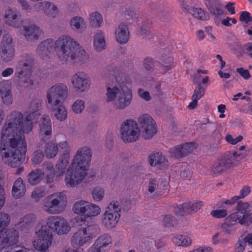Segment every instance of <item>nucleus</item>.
<instances>
[{"label": "nucleus", "instance_id": "f704fd0d", "mask_svg": "<svg viewBox=\"0 0 252 252\" xmlns=\"http://www.w3.org/2000/svg\"><path fill=\"white\" fill-rule=\"evenodd\" d=\"M106 42L104 33L101 31H98L94 36V50L97 52H101L106 47Z\"/></svg>", "mask_w": 252, "mask_h": 252}, {"label": "nucleus", "instance_id": "338daca9", "mask_svg": "<svg viewBox=\"0 0 252 252\" xmlns=\"http://www.w3.org/2000/svg\"><path fill=\"white\" fill-rule=\"evenodd\" d=\"M240 20L244 22L246 24H248L252 21V17L249 12L243 11L241 13Z\"/></svg>", "mask_w": 252, "mask_h": 252}, {"label": "nucleus", "instance_id": "680f3d73", "mask_svg": "<svg viewBox=\"0 0 252 252\" xmlns=\"http://www.w3.org/2000/svg\"><path fill=\"white\" fill-rule=\"evenodd\" d=\"M211 215L217 218H222L226 216L227 212L225 209L213 210L211 213Z\"/></svg>", "mask_w": 252, "mask_h": 252}, {"label": "nucleus", "instance_id": "412c9836", "mask_svg": "<svg viewBox=\"0 0 252 252\" xmlns=\"http://www.w3.org/2000/svg\"><path fill=\"white\" fill-rule=\"evenodd\" d=\"M20 33L28 40H37L41 33L38 27L33 24L23 26L20 30Z\"/></svg>", "mask_w": 252, "mask_h": 252}, {"label": "nucleus", "instance_id": "5701e85b", "mask_svg": "<svg viewBox=\"0 0 252 252\" xmlns=\"http://www.w3.org/2000/svg\"><path fill=\"white\" fill-rule=\"evenodd\" d=\"M150 164L159 169H166L169 166L167 159L161 153L157 152L149 157Z\"/></svg>", "mask_w": 252, "mask_h": 252}, {"label": "nucleus", "instance_id": "9b49d317", "mask_svg": "<svg viewBox=\"0 0 252 252\" xmlns=\"http://www.w3.org/2000/svg\"><path fill=\"white\" fill-rule=\"evenodd\" d=\"M46 224L49 229L58 235H65L71 229L67 220L61 216H49L46 220Z\"/></svg>", "mask_w": 252, "mask_h": 252}, {"label": "nucleus", "instance_id": "7ed1b4c3", "mask_svg": "<svg viewBox=\"0 0 252 252\" xmlns=\"http://www.w3.org/2000/svg\"><path fill=\"white\" fill-rule=\"evenodd\" d=\"M105 101L113 103L115 108L122 110L128 106L132 100V93L127 83L122 82L119 86L109 85L105 91Z\"/></svg>", "mask_w": 252, "mask_h": 252}, {"label": "nucleus", "instance_id": "4d7b16f0", "mask_svg": "<svg viewBox=\"0 0 252 252\" xmlns=\"http://www.w3.org/2000/svg\"><path fill=\"white\" fill-rule=\"evenodd\" d=\"M158 63L155 62L153 59L147 58L144 61V66L145 68L150 72H153L155 70V67Z\"/></svg>", "mask_w": 252, "mask_h": 252}, {"label": "nucleus", "instance_id": "8fccbe9b", "mask_svg": "<svg viewBox=\"0 0 252 252\" xmlns=\"http://www.w3.org/2000/svg\"><path fill=\"white\" fill-rule=\"evenodd\" d=\"M41 149L42 148L38 147V149L33 154L32 160L34 165L39 164L44 158V154Z\"/></svg>", "mask_w": 252, "mask_h": 252}, {"label": "nucleus", "instance_id": "a878e982", "mask_svg": "<svg viewBox=\"0 0 252 252\" xmlns=\"http://www.w3.org/2000/svg\"><path fill=\"white\" fill-rule=\"evenodd\" d=\"M231 214L225 219L221 226L225 233L229 235L234 234L236 231L235 226L237 223H239V218Z\"/></svg>", "mask_w": 252, "mask_h": 252}, {"label": "nucleus", "instance_id": "774afa93", "mask_svg": "<svg viewBox=\"0 0 252 252\" xmlns=\"http://www.w3.org/2000/svg\"><path fill=\"white\" fill-rule=\"evenodd\" d=\"M158 15L160 18L163 21L170 19V13L165 9H159Z\"/></svg>", "mask_w": 252, "mask_h": 252}, {"label": "nucleus", "instance_id": "2eb2a0df", "mask_svg": "<svg viewBox=\"0 0 252 252\" xmlns=\"http://www.w3.org/2000/svg\"><path fill=\"white\" fill-rule=\"evenodd\" d=\"M71 81L73 88L77 91L84 92L90 88L91 78L84 71L77 72L72 76Z\"/></svg>", "mask_w": 252, "mask_h": 252}, {"label": "nucleus", "instance_id": "423d86ee", "mask_svg": "<svg viewBox=\"0 0 252 252\" xmlns=\"http://www.w3.org/2000/svg\"><path fill=\"white\" fill-rule=\"evenodd\" d=\"M19 232L14 228L6 229L0 236V252H30L25 247H14L19 240Z\"/></svg>", "mask_w": 252, "mask_h": 252}, {"label": "nucleus", "instance_id": "a18cd8bd", "mask_svg": "<svg viewBox=\"0 0 252 252\" xmlns=\"http://www.w3.org/2000/svg\"><path fill=\"white\" fill-rule=\"evenodd\" d=\"M215 3L208 5L210 12L216 16H220L224 13L223 5L218 0H214Z\"/></svg>", "mask_w": 252, "mask_h": 252}, {"label": "nucleus", "instance_id": "5fc2aeb1", "mask_svg": "<svg viewBox=\"0 0 252 252\" xmlns=\"http://www.w3.org/2000/svg\"><path fill=\"white\" fill-rule=\"evenodd\" d=\"M158 181L155 179H150L147 186V194H152L158 191Z\"/></svg>", "mask_w": 252, "mask_h": 252}, {"label": "nucleus", "instance_id": "20e7f679", "mask_svg": "<svg viewBox=\"0 0 252 252\" xmlns=\"http://www.w3.org/2000/svg\"><path fill=\"white\" fill-rule=\"evenodd\" d=\"M33 64L34 60L30 56L25 55L20 60L14 74L20 87L29 88L34 85V81L32 76Z\"/></svg>", "mask_w": 252, "mask_h": 252}, {"label": "nucleus", "instance_id": "aec40b11", "mask_svg": "<svg viewBox=\"0 0 252 252\" xmlns=\"http://www.w3.org/2000/svg\"><path fill=\"white\" fill-rule=\"evenodd\" d=\"M0 96L2 103L5 106L12 104L13 96L12 87L8 81H3L0 83Z\"/></svg>", "mask_w": 252, "mask_h": 252}, {"label": "nucleus", "instance_id": "7c9ffc66", "mask_svg": "<svg viewBox=\"0 0 252 252\" xmlns=\"http://www.w3.org/2000/svg\"><path fill=\"white\" fill-rule=\"evenodd\" d=\"M90 241L84 234L83 230L80 228L72 235L71 243L73 247L79 248L84 246Z\"/></svg>", "mask_w": 252, "mask_h": 252}, {"label": "nucleus", "instance_id": "a19ab883", "mask_svg": "<svg viewBox=\"0 0 252 252\" xmlns=\"http://www.w3.org/2000/svg\"><path fill=\"white\" fill-rule=\"evenodd\" d=\"M225 162V161L221 158L214 164L211 170L213 176H218L229 168Z\"/></svg>", "mask_w": 252, "mask_h": 252}, {"label": "nucleus", "instance_id": "e433bc0d", "mask_svg": "<svg viewBox=\"0 0 252 252\" xmlns=\"http://www.w3.org/2000/svg\"><path fill=\"white\" fill-rule=\"evenodd\" d=\"M25 192L26 188L23 180L21 178H18L14 183L12 189V194L15 198H18L23 196Z\"/></svg>", "mask_w": 252, "mask_h": 252}, {"label": "nucleus", "instance_id": "c85d7f7f", "mask_svg": "<svg viewBox=\"0 0 252 252\" xmlns=\"http://www.w3.org/2000/svg\"><path fill=\"white\" fill-rule=\"evenodd\" d=\"M36 216L33 214H27L20 218L15 224L17 229L21 230L28 229L35 222Z\"/></svg>", "mask_w": 252, "mask_h": 252}, {"label": "nucleus", "instance_id": "58836bf2", "mask_svg": "<svg viewBox=\"0 0 252 252\" xmlns=\"http://www.w3.org/2000/svg\"><path fill=\"white\" fill-rule=\"evenodd\" d=\"M89 202L84 200L77 201L73 205V212L77 215L83 216L85 217Z\"/></svg>", "mask_w": 252, "mask_h": 252}, {"label": "nucleus", "instance_id": "a211bd4d", "mask_svg": "<svg viewBox=\"0 0 252 252\" xmlns=\"http://www.w3.org/2000/svg\"><path fill=\"white\" fill-rule=\"evenodd\" d=\"M4 18L7 25L15 28L21 27L23 24L20 13L15 9L7 8L5 11Z\"/></svg>", "mask_w": 252, "mask_h": 252}, {"label": "nucleus", "instance_id": "de8ad7c7", "mask_svg": "<svg viewBox=\"0 0 252 252\" xmlns=\"http://www.w3.org/2000/svg\"><path fill=\"white\" fill-rule=\"evenodd\" d=\"M10 221V216L8 214L0 212V236L4 233L3 231L9 225Z\"/></svg>", "mask_w": 252, "mask_h": 252}, {"label": "nucleus", "instance_id": "ddd939ff", "mask_svg": "<svg viewBox=\"0 0 252 252\" xmlns=\"http://www.w3.org/2000/svg\"><path fill=\"white\" fill-rule=\"evenodd\" d=\"M140 132L145 139L151 138L157 133L156 123L152 117L148 114L140 116L138 120Z\"/></svg>", "mask_w": 252, "mask_h": 252}, {"label": "nucleus", "instance_id": "1a4fd4ad", "mask_svg": "<svg viewBox=\"0 0 252 252\" xmlns=\"http://www.w3.org/2000/svg\"><path fill=\"white\" fill-rule=\"evenodd\" d=\"M88 170L77 166H72V169L68 168L64 178L66 187L74 188L82 183L88 175Z\"/></svg>", "mask_w": 252, "mask_h": 252}, {"label": "nucleus", "instance_id": "6ab92c4d", "mask_svg": "<svg viewBox=\"0 0 252 252\" xmlns=\"http://www.w3.org/2000/svg\"><path fill=\"white\" fill-rule=\"evenodd\" d=\"M34 8L37 11H42L48 17L53 18L56 17L59 13L56 5L50 1L38 2L35 4Z\"/></svg>", "mask_w": 252, "mask_h": 252}, {"label": "nucleus", "instance_id": "0eeeda50", "mask_svg": "<svg viewBox=\"0 0 252 252\" xmlns=\"http://www.w3.org/2000/svg\"><path fill=\"white\" fill-rule=\"evenodd\" d=\"M35 239L33 242V247L41 252H48L52 243L53 236L47 225H42L35 231Z\"/></svg>", "mask_w": 252, "mask_h": 252}, {"label": "nucleus", "instance_id": "e2e57ef3", "mask_svg": "<svg viewBox=\"0 0 252 252\" xmlns=\"http://www.w3.org/2000/svg\"><path fill=\"white\" fill-rule=\"evenodd\" d=\"M171 156L175 158H179L184 157L180 146H177L170 150Z\"/></svg>", "mask_w": 252, "mask_h": 252}, {"label": "nucleus", "instance_id": "49530a36", "mask_svg": "<svg viewBox=\"0 0 252 252\" xmlns=\"http://www.w3.org/2000/svg\"><path fill=\"white\" fill-rule=\"evenodd\" d=\"M101 209L98 206L89 202L85 218L96 216L99 215Z\"/></svg>", "mask_w": 252, "mask_h": 252}, {"label": "nucleus", "instance_id": "6e6d98bb", "mask_svg": "<svg viewBox=\"0 0 252 252\" xmlns=\"http://www.w3.org/2000/svg\"><path fill=\"white\" fill-rule=\"evenodd\" d=\"M222 158L225 161V162L228 168L234 166L237 161L235 155L232 152L228 153L224 157Z\"/></svg>", "mask_w": 252, "mask_h": 252}, {"label": "nucleus", "instance_id": "4be33fe9", "mask_svg": "<svg viewBox=\"0 0 252 252\" xmlns=\"http://www.w3.org/2000/svg\"><path fill=\"white\" fill-rule=\"evenodd\" d=\"M52 135V125L49 116L43 115L39 124V135L41 140L49 139Z\"/></svg>", "mask_w": 252, "mask_h": 252}, {"label": "nucleus", "instance_id": "c9c22d12", "mask_svg": "<svg viewBox=\"0 0 252 252\" xmlns=\"http://www.w3.org/2000/svg\"><path fill=\"white\" fill-rule=\"evenodd\" d=\"M44 177V171L41 169H36L29 173L28 180L31 185L34 186L39 183Z\"/></svg>", "mask_w": 252, "mask_h": 252}, {"label": "nucleus", "instance_id": "c756f323", "mask_svg": "<svg viewBox=\"0 0 252 252\" xmlns=\"http://www.w3.org/2000/svg\"><path fill=\"white\" fill-rule=\"evenodd\" d=\"M112 239L110 236L104 234L99 236L94 244L102 252H108L111 247Z\"/></svg>", "mask_w": 252, "mask_h": 252}, {"label": "nucleus", "instance_id": "dca6fc26", "mask_svg": "<svg viewBox=\"0 0 252 252\" xmlns=\"http://www.w3.org/2000/svg\"><path fill=\"white\" fill-rule=\"evenodd\" d=\"M0 54L2 59L9 62L14 59L15 48L11 36L8 34L4 35L0 46Z\"/></svg>", "mask_w": 252, "mask_h": 252}, {"label": "nucleus", "instance_id": "37998d69", "mask_svg": "<svg viewBox=\"0 0 252 252\" xmlns=\"http://www.w3.org/2000/svg\"><path fill=\"white\" fill-rule=\"evenodd\" d=\"M173 242L178 246L188 247L191 243V239L187 235H177L172 238Z\"/></svg>", "mask_w": 252, "mask_h": 252}, {"label": "nucleus", "instance_id": "052dcab7", "mask_svg": "<svg viewBox=\"0 0 252 252\" xmlns=\"http://www.w3.org/2000/svg\"><path fill=\"white\" fill-rule=\"evenodd\" d=\"M42 166L45 172L47 174H54L55 170L54 167V165L50 162H44Z\"/></svg>", "mask_w": 252, "mask_h": 252}, {"label": "nucleus", "instance_id": "4c0bfd02", "mask_svg": "<svg viewBox=\"0 0 252 252\" xmlns=\"http://www.w3.org/2000/svg\"><path fill=\"white\" fill-rule=\"evenodd\" d=\"M71 28L74 31L82 32L86 28V22L84 19L80 16H74L70 20Z\"/></svg>", "mask_w": 252, "mask_h": 252}, {"label": "nucleus", "instance_id": "39448f33", "mask_svg": "<svg viewBox=\"0 0 252 252\" xmlns=\"http://www.w3.org/2000/svg\"><path fill=\"white\" fill-rule=\"evenodd\" d=\"M67 197L63 192H54L46 197L42 202L43 210L52 215L62 213L67 206Z\"/></svg>", "mask_w": 252, "mask_h": 252}, {"label": "nucleus", "instance_id": "69168bd1", "mask_svg": "<svg viewBox=\"0 0 252 252\" xmlns=\"http://www.w3.org/2000/svg\"><path fill=\"white\" fill-rule=\"evenodd\" d=\"M137 94L139 96L147 101H149L151 99L149 92L144 91L142 89H139L137 91Z\"/></svg>", "mask_w": 252, "mask_h": 252}, {"label": "nucleus", "instance_id": "13d9d810", "mask_svg": "<svg viewBox=\"0 0 252 252\" xmlns=\"http://www.w3.org/2000/svg\"><path fill=\"white\" fill-rule=\"evenodd\" d=\"M180 146L184 156L191 152L195 148L194 145L192 143H187Z\"/></svg>", "mask_w": 252, "mask_h": 252}, {"label": "nucleus", "instance_id": "72a5a7b5", "mask_svg": "<svg viewBox=\"0 0 252 252\" xmlns=\"http://www.w3.org/2000/svg\"><path fill=\"white\" fill-rule=\"evenodd\" d=\"M84 232V234L90 240L95 237L100 232L99 226L94 223L91 222L80 228Z\"/></svg>", "mask_w": 252, "mask_h": 252}, {"label": "nucleus", "instance_id": "864d4df0", "mask_svg": "<svg viewBox=\"0 0 252 252\" xmlns=\"http://www.w3.org/2000/svg\"><path fill=\"white\" fill-rule=\"evenodd\" d=\"M104 190L100 187H96L92 190V197L94 200L100 201L103 198Z\"/></svg>", "mask_w": 252, "mask_h": 252}, {"label": "nucleus", "instance_id": "bb28decb", "mask_svg": "<svg viewBox=\"0 0 252 252\" xmlns=\"http://www.w3.org/2000/svg\"><path fill=\"white\" fill-rule=\"evenodd\" d=\"M115 34L118 42L122 44L127 43L129 38V32L127 25L123 23L118 25L116 28Z\"/></svg>", "mask_w": 252, "mask_h": 252}, {"label": "nucleus", "instance_id": "bf43d9fd", "mask_svg": "<svg viewBox=\"0 0 252 252\" xmlns=\"http://www.w3.org/2000/svg\"><path fill=\"white\" fill-rule=\"evenodd\" d=\"M163 223L168 226H174L177 224V220L171 215H166L163 219Z\"/></svg>", "mask_w": 252, "mask_h": 252}, {"label": "nucleus", "instance_id": "473e14b6", "mask_svg": "<svg viewBox=\"0 0 252 252\" xmlns=\"http://www.w3.org/2000/svg\"><path fill=\"white\" fill-rule=\"evenodd\" d=\"M161 70L163 73L171 69L175 65L172 57L169 52L164 53L160 58Z\"/></svg>", "mask_w": 252, "mask_h": 252}, {"label": "nucleus", "instance_id": "3c124183", "mask_svg": "<svg viewBox=\"0 0 252 252\" xmlns=\"http://www.w3.org/2000/svg\"><path fill=\"white\" fill-rule=\"evenodd\" d=\"M121 210V207L120 202L118 201L113 200L106 208L105 211L120 214V212Z\"/></svg>", "mask_w": 252, "mask_h": 252}, {"label": "nucleus", "instance_id": "6e6552de", "mask_svg": "<svg viewBox=\"0 0 252 252\" xmlns=\"http://www.w3.org/2000/svg\"><path fill=\"white\" fill-rule=\"evenodd\" d=\"M120 135L121 139L124 143L134 142L139 138L140 129L135 121L127 120L121 126Z\"/></svg>", "mask_w": 252, "mask_h": 252}, {"label": "nucleus", "instance_id": "393cba45", "mask_svg": "<svg viewBox=\"0 0 252 252\" xmlns=\"http://www.w3.org/2000/svg\"><path fill=\"white\" fill-rule=\"evenodd\" d=\"M46 140H41L38 147L44 149V153L47 158H53L57 155L60 149L62 150L59 146V143L58 144L52 142L47 143L46 142Z\"/></svg>", "mask_w": 252, "mask_h": 252}, {"label": "nucleus", "instance_id": "2f4dec72", "mask_svg": "<svg viewBox=\"0 0 252 252\" xmlns=\"http://www.w3.org/2000/svg\"><path fill=\"white\" fill-rule=\"evenodd\" d=\"M120 214L105 211L103 214V224L108 228H112L118 223Z\"/></svg>", "mask_w": 252, "mask_h": 252}, {"label": "nucleus", "instance_id": "4468645a", "mask_svg": "<svg viewBox=\"0 0 252 252\" xmlns=\"http://www.w3.org/2000/svg\"><path fill=\"white\" fill-rule=\"evenodd\" d=\"M92 156V152L90 148L87 146L81 147L77 150L74 156L71 165L88 169Z\"/></svg>", "mask_w": 252, "mask_h": 252}, {"label": "nucleus", "instance_id": "b1692460", "mask_svg": "<svg viewBox=\"0 0 252 252\" xmlns=\"http://www.w3.org/2000/svg\"><path fill=\"white\" fill-rule=\"evenodd\" d=\"M250 205L248 202L239 201L237 205V211L233 213V215L238 216L239 220V223L245 225L248 221V218L249 216Z\"/></svg>", "mask_w": 252, "mask_h": 252}, {"label": "nucleus", "instance_id": "9d476101", "mask_svg": "<svg viewBox=\"0 0 252 252\" xmlns=\"http://www.w3.org/2000/svg\"><path fill=\"white\" fill-rule=\"evenodd\" d=\"M68 89L63 83H57L50 88L47 92V103H63L68 95Z\"/></svg>", "mask_w": 252, "mask_h": 252}, {"label": "nucleus", "instance_id": "603ef678", "mask_svg": "<svg viewBox=\"0 0 252 252\" xmlns=\"http://www.w3.org/2000/svg\"><path fill=\"white\" fill-rule=\"evenodd\" d=\"M85 109V102L81 99L76 100L72 105L71 109L75 114H81Z\"/></svg>", "mask_w": 252, "mask_h": 252}, {"label": "nucleus", "instance_id": "f03ea898", "mask_svg": "<svg viewBox=\"0 0 252 252\" xmlns=\"http://www.w3.org/2000/svg\"><path fill=\"white\" fill-rule=\"evenodd\" d=\"M54 48L58 51L59 60L66 64L80 66L89 61V56L85 50L67 35L60 36L55 41L49 38L41 42L37 47L36 53L41 58H44Z\"/></svg>", "mask_w": 252, "mask_h": 252}, {"label": "nucleus", "instance_id": "09e8293b", "mask_svg": "<svg viewBox=\"0 0 252 252\" xmlns=\"http://www.w3.org/2000/svg\"><path fill=\"white\" fill-rule=\"evenodd\" d=\"M193 83L194 84L199 83V84L198 87L194 91V93L192 96V99H195L196 100H198L204 95V90L200 86V83L199 82L198 80L197 79L196 76H193Z\"/></svg>", "mask_w": 252, "mask_h": 252}, {"label": "nucleus", "instance_id": "f3484780", "mask_svg": "<svg viewBox=\"0 0 252 252\" xmlns=\"http://www.w3.org/2000/svg\"><path fill=\"white\" fill-rule=\"evenodd\" d=\"M203 205V202L201 201H188L175 207L174 211L176 215L183 216L197 212Z\"/></svg>", "mask_w": 252, "mask_h": 252}, {"label": "nucleus", "instance_id": "79ce46f5", "mask_svg": "<svg viewBox=\"0 0 252 252\" xmlns=\"http://www.w3.org/2000/svg\"><path fill=\"white\" fill-rule=\"evenodd\" d=\"M47 193L46 188L43 186L36 187L31 193V198L35 202H39Z\"/></svg>", "mask_w": 252, "mask_h": 252}, {"label": "nucleus", "instance_id": "0e129e2a", "mask_svg": "<svg viewBox=\"0 0 252 252\" xmlns=\"http://www.w3.org/2000/svg\"><path fill=\"white\" fill-rule=\"evenodd\" d=\"M242 135H239L236 138H233L231 135L227 134L226 135L225 139L227 142L233 145L236 144L243 139Z\"/></svg>", "mask_w": 252, "mask_h": 252}, {"label": "nucleus", "instance_id": "cd10ccee", "mask_svg": "<svg viewBox=\"0 0 252 252\" xmlns=\"http://www.w3.org/2000/svg\"><path fill=\"white\" fill-rule=\"evenodd\" d=\"M48 107L51 110L53 115L59 121H63L67 118V112L63 103H47Z\"/></svg>", "mask_w": 252, "mask_h": 252}, {"label": "nucleus", "instance_id": "ea45409f", "mask_svg": "<svg viewBox=\"0 0 252 252\" xmlns=\"http://www.w3.org/2000/svg\"><path fill=\"white\" fill-rule=\"evenodd\" d=\"M186 10L188 13L191 14L194 18L201 20H207L209 18V14L201 8L194 7H188Z\"/></svg>", "mask_w": 252, "mask_h": 252}, {"label": "nucleus", "instance_id": "f257e3e1", "mask_svg": "<svg viewBox=\"0 0 252 252\" xmlns=\"http://www.w3.org/2000/svg\"><path fill=\"white\" fill-rule=\"evenodd\" d=\"M41 106V100L35 98L28 106L29 114L24 117L19 111H13L6 117L1 130L0 154L3 162L11 167L18 166L26 151L24 133L33 128V118Z\"/></svg>", "mask_w": 252, "mask_h": 252}, {"label": "nucleus", "instance_id": "c03bdc74", "mask_svg": "<svg viewBox=\"0 0 252 252\" xmlns=\"http://www.w3.org/2000/svg\"><path fill=\"white\" fill-rule=\"evenodd\" d=\"M89 21L93 27L98 28L101 26L103 23V18L99 12L94 11L90 14Z\"/></svg>", "mask_w": 252, "mask_h": 252}, {"label": "nucleus", "instance_id": "f8f14e48", "mask_svg": "<svg viewBox=\"0 0 252 252\" xmlns=\"http://www.w3.org/2000/svg\"><path fill=\"white\" fill-rule=\"evenodd\" d=\"M59 146L63 150V154L57 161L55 175L57 179L61 178L66 170L70 159V148L66 141L59 143Z\"/></svg>", "mask_w": 252, "mask_h": 252}]
</instances>
